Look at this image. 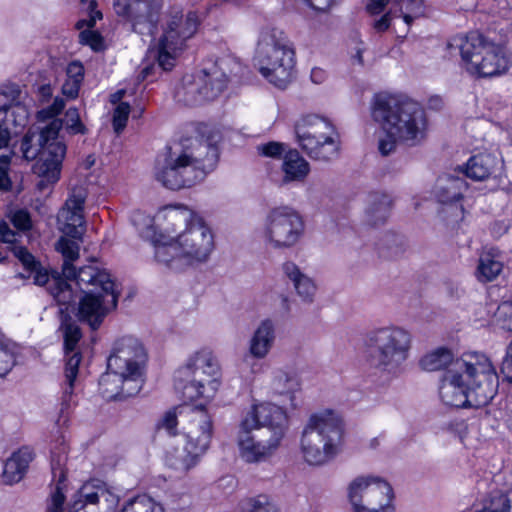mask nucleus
<instances>
[{
	"instance_id": "nucleus-36",
	"label": "nucleus",
	"mask_w": 512,
	"mask_h": 512,
	"mask_svg": "<svg viewBox=\"0 0 512 512\" xmlns=\"http://www.w3.org/2000/svg\"><path fill=\"white\" fill-rule=\"evenodd\" d=\"M33 460V452L28 447L19 449L5 462L3 474L7 482L17 483L25 475L29 463Z\"/></svg>"
},
{
	"instance_id": "nucleus-64",
	"label": "nucleus",
	"mask_w": 512,
	"mask_h": 512,
	"mask_svg": "<svg viewBox=\"0 0 512 512\" xmlns=\"http://www.w3.org/2000/svg\"><path fill=\"white\" fill-rule=\"evenodd\" d=\"M7 258V255L0 250V263L3 262Z\"/></svg>"
},
{
	"instance_id": "nucleus-24",
	"label": "nucleus",
	"mask_w": 512,
	"mask_h": 512,
	"mask_svg": "<svg viewBox=\"0 0 512 512\" xmlns=\"http://www.w3.org/2000/svg\"><path fill=\"white\" fill-rule=\"evenodd\" d=\"M245 427L267 430L266 434L281 439L288 429V416L286 411L275 404L261 403L253 405L240 422Z\"/></svg>"
},
{
	"instance_id": "nucleus-31",
	"label": "nucleus",
	"mask_w": 512,
	"mask_h": 512,
	"mask_svg": "<svg viewBox=\"0 0 512 512\" xmlns=\"http://www.w3.org/2000/svg\"><path fill=\"white\" fill-rule=\"evenodd\" d=\"M276 340V326L271 319L262 320L249 340V353L256 359H264Z\"/></svg>"
},
{
	"instance_id": "nucleus-61",
	"label": "nucleus",
	"mask_w": 512,
	"mask_h": 512,
	"mask_svg": "<svg viewBox=\"0 0 512 512\" xmlns=\"http://www.w3.org/2000/svg\"><path fill=\"white\" fill-rule=\"evenodd\" d=\"M39 93L43 98H49L52 95V88L49 84L42 85L39 88Z\"/></svg>"
},
{
	"instance_id": "nucleus-40",
	"label": "nucleus",
	"mask_w": 512,
	"mask_h": 512,
	"mask_svg": "<svg viewBox=\"0 0 512 512\" xmlns=\"http://www.w3.org/2000/svg\"><path fill=\"white\" fill-rule=\"evenodd\" d=\"M56 249L62 254L64 258L62 265L63 276L67 280H73L76 282L78 271H76V268L72 265V262L79 257L78 244L73 240L61 237L56 244Z\"/></svg>"
},
{
	"instance_id": "nucleus-49",
	"label": "nucleus",
	"mask_w": 512,
	"mask_h": 512,
	"mask_svg": "<svg viewBox=\"0 0 512 512\" xmlns=\"http://www.w3.org/2000/svg\"><path fill=\"white\" fill-rule=\"evenodd\" d=\"M14 355L8 349L5 337L0 333V377H4L14 366Z\"/></svg>"
},
{
	"instance_id": "nucleus-19",
	"label": "nucleus",
	"mask_w": 512,
	"mask_h": 512,
	"mask_svg": "<svg viewBox=\"0 0 512 512\" xmlns=\"http://www.w3.org/2000/svg\"><path fill=\"white\" fill-rule=\"evenodd\" d=\"M14 256L22 263L26 274L19 273L20 278H31L39 286H46L49 294L60 306H68L75 302V294L71 284L59 275H49L46 269L41 267L39 261L23 246L14 247Z\"/></svg>"
},
{
	"instance_id": "nucleus-51",
	"label": "nucleus",
	"mask_w": 512,
	"mask_h": 512,
	"mask_svg": "<svg viewBox=\"0 0 512 512\" xmlns=\"http://www.w3.org/2000/svg\"><path fill=\"white\" fill-rule=\"evenodd\" d=\"M286 145L280 142L271 141L258 147V151L271 158H280L285 154Z\"/></svg>"
},
{
	"instance_id": "nucleus-39",
	"label": "nucleus",
	"mask_w": 512,
	"mask_h": 512,
	"mask_svg": "<svg viewBox=\"0 0 512 512\" xmlns=\"http://www.w3.org/2000/svg\"><path fill=\"white\" fill-rule=\"evenodd\" d=\"M241 69V65L237 59L231 56L219 58L209 70H203L204 74L209 76L211 83L222 82V91L226 88L228 78L232 74H236Z\"/></svg>"
},
{
	"instance_id": "nucleus-26",
	"label": "nucleus",
	"mask_w": 512,
	"mask_h": 512,
	"mask_svg": "<svg viewBox=\"0 0 512 512\" xmlns=\"http://www.w3.org/2000/svg\"><path fill=\"white\" fill-rule=\"evenodd\" d=\"M467 189L468 184L463 177L446 174L437 179L434 195L439 203L451 205L455 215L458 217L463 214V207L458 205V202L463 198V194Z\"/></svg>"
},
{
	"instance_id": "nucleus-47",
	"label": "nucleus",
	"mask_w": 512,
	"mask_h": 512,
	"mask_svg": "<svg viewBox=\"0 0 512 512\" xmlns=\"http://www.w3.org/2000/svg\"><path fill=\"white\" fill-rule=\"evenodd\" d=\"M495 321L497 325L506 331H512V302H502L496 312Z\"/></svg>"
},
{
	"instance_id": "nucleus-17",
	"label": "nucleus",
	"mask_w": 512,
	"mask_h": 512,
	"mask_svg": "<svg viewBox=\"0 0 512 512\" xmlns=\"http://www.w3.org/2000/svg\"><path fill=\"white\" fill-rule=\"evenodd\" d=\"M146 361L147 353L142 343L135 337L124 336L114 343L107 363L108 369L131 377L128 384L133 392L143 387Z\"/></svg>"
},
{
	"instance_id": "nucleus-42",
	"label": "nucleus",
	"mask_w": 512,
	"mask_h": 512,
	"mask_svg": "<svg viewBox=\"0 0 512 512\" xmlns=\"http://www.w3.org/2000/svg\"><path fill=\"white\" fill-rule=\"evenodd\" d=\"M502 269V262L494 259L489 253H486L479 258L476 276L481 282H490L501 273Z\"/></svg>"
},
{
	"instance_id": "nucleus-60",
	"label": "nucleus",
	"mask_w": 512,
	"mask_h": 512,
	"mask_svg": "<svg viewBox=\"0 0 512 512\" xmlns=\"http://www.w3.org/2000/svg\"><path fill=\"white\" fill-rule=\"evenodd\" d=\"M126 91L124 89H120L118 91H116L115 93H113L110 97V101L111 103L113 104H119L120 102H122V98L124 97Z\"/></svg>"
},
{
	"instance_id": "nucleus-57",
	"label": "nucleus",
	"mask_w": 512,
	"mask_h": 512,
	"mask_svg": "<svg viewBox=\"0 0 512 512\" xmlns=\"http://www.w3.org/2000/svg\"><path fill=\"white\" fill-rule=\"evenodd\" d=\"M389 0H368L366 10L371 15H378L383 12Z\"/></svg>"
},
{
	"instance_id": "nucleus-2",
	"label": "nucleus",
	"mask_w": 512,
	"mask_h": 512,
	"mask_svg": "<svg viewBox=\"0 0 512 512\" xmlns=\"http://www.w3.org/2000/svg\"><path fill=\"white\" fill-rule=\"evenodd\" d=\"M172 224L170 241L155 244L157 262L173 270H182L208 260L214 249V237L203 218L188 208L168 214Z\"/></svg>"
},
{
	"instance_id": "nucleus-30",
	"label": "nucleus",
	"mask_w": 512,
	"mask_h": 512,
	"mask_svg": "<svg viewBox=\"0 0 512 512\" xmlns=\"http://www.w3.org/2000/svg\"><path fill=\"white\" fill-rule=\"evenodd\" d=\"M28 121V112L24 106L0 108V149L9 145L11 135L23 128Z\"/></svg>"
},
{
	"instance_id": "nucleus-35",
	"label": "nucleus",
	"mask_w": 512,
	"mask_h": 512,
	"mask_svg": "<svg viewBox=\"0 0 512 512\" xmlns=\"http://www.w3.org/2000/svg\"><path fill=\"white\" fill-rule=\"evenodd\" d=\"M97 2L95 0H91L88 2V11H89V18L88 19H81L77 21L76 23V29L81 30L84 27H87L88 29L82 30L79 33V39L80 43L84 45L90 46L94 51H98L102 48L103 44V38L102 36L97 32L91 30L96 24V21L98 19L102 18L101 11L96 9Z\"/></svg>"
},
{
	"instance_id": "nucleus-55",
	"label": "nucleus",
	"mask_w": 512,
	"mask_h": 512,
	"mask_svg": "<svg viewBox=\"0 0 512 512\" xmlns=\"http://www.w3.org/2000/svg\"><path fill=\"white\" fill-rule=\"evenodd\" d=\"M396 15L393 13L392 9H390L388 12H386L384 15H382L379 19L374 20L372 23L373 29L378 32L382 33L389 29L391 25V21L393 17Z\"/></svg>"
},
{
	"instance_id": "nucleus-46",
	"label": "nucleus",
	"mask_w": 512,
	"mask_h": 512,
	"mask_svg": "<svg viewBox=\"0 0 512 512\" xmlns=\"http://www.w3.org/2000/svg\"><path fill=\"white\" fill-rule=\"evenodd\" d=\"M180 406L168 410L157 423L158 429H164L170 436L177 434V425L180 419Z\"/></svg>"
},
{
	"instance_id": "nucleus-38",
	"label": "nucleus",
	"mask_w": 512,
	"mask_h": 512,
	"mask_svg": "<svg viewBox=\"0 0 512 512\" xmlns=\"http://www.w3.org/2000/svg\"><path fill=\"white\" fill-rule=\"evenodd\" d=\"M459 359L454 358L451 350L440 347L422 357L420 366L430 372L439 370H445L446 372L452 370Z\"/></svg>"
},
{
	"instance_id": "nucleus-59",
	"label": "nucleus",
	"mask_w": 512,
	"mask_h": 512,
	"mask_svg": "<svg viewBox=\"0 0 512 512\" xmlns=\"http://www.w3.org/2000/svg\"><path fill=\"white\" fill-rule=\"evenodd\" d=\"M325 73L320 68H314L311 71V80L316 84H320L324 81Z\"/></svg>"
},
{
	"instance_id": "nucleus-41",
	"label": "nucleus",
	"mask_w": 512,
	"mask_h": 512,
	"mask_svg": "<svg viewBox=\"0 0 512 512\" xmlns=\"http://www.w3.org/2000/svg\"><path fill=\"white\" fill-rule=\"evenodd\" d=\"M271 387L276 394L288 395L292 402L294 393L299 389V380L294 373L278 369L273 372Z\"/></svg>"
},
{
	"instance_id": "nucleus-8",
	"label": "nucleus",
	"mask_w": 512,
	"mask_h": 512,
	"mask_svg": "<svg viewBox=\"0 0 512 512\" xmlns=\"http://www.w3.org/2000/svg\"><path fill=\"white\" fill-rule=\"evenodd\" d=\"M411 333L400 326L388 325L368 331L363 341L364 360L371 368L396 375L409 358Z\"/></svg>"
},
{
	"instance_id": "nucleus-9",
	"label": "nucleus",
	"mask_w": 512,
	"mask_h": 512,
	"mask_svg": "<svg viewBox=\"0 0 512 512\" xmlns=\"http://www.w3.org/2000/svg\"><path fill=\"white\" fill-rule=\"evenodd\" d=\"M341 417L331 409L313 413L301 437V451L309 465H323L339 452L343 437Z\"/></svg>"
},
{
	"instance_id": "nucleus-34",
	"label": "nucleus",
	"mask_w": 512,
	"mask_h": 512,
	"mask_svg": "<svg viewBox=\"0 0 512 512\" xmlns=\"http://www.w3.org/2000/svg\"><path fill=\"white\" fill-rule=\"evenodd\" d=\"M502 166L501 161L490 153L471 156L466 163L465 176L475 181H483L496 173Z\"/></svg>"
},
{
	"instance_id": "nucleus-56",
	"label": "nucleus",
	"mask_w": 512,
	"mask_h": 512,
	"mask_svg": "<svg viewBox=\"0 0 512 512\" xmlns=\"http://www.w3.org/2000/svg\"><path fill=\"white\" fill-rule=\"evenodd\" d=\"M501 371L506 380L512 382V341L507 348V354L503 360Z\"/></svg>"
},
{
	"instance_id": "nucleus-37",
	"label": "nucleus",
	"mask_w": 512,
	"mask_h": 512,
	"mask_svg": "<svg viewBox=\"0 0 512 512\" xmlns=\"http://www.w3.org/2000/svg\"><path fill=\"white\" fill-rule=\"evenodd\" d=\"M391 206L392 200L388 195L382 193L370 194L365 211L367 223L372 226L384 224L390 215Z\"/></svg>"
},
{
	"instance_id": "nucleus-13",
	"label": "nucleus",
	"mask_w": 512,
	"mask_h": 512,
	"mask_svg": "<svg viewBox=\"0 0 512 512\" xmlns=\"http://www.w3.org/2000/svg\"><path fill=\"white\" fill-rule=\"evenodd\" d=\"M301 149L313 160L329 162L340 154V135L334 125L318 115H306L295 125Z\"/></svg>"
},
{
	"instance_id": "nucleus-7",
	"label": "nucleus",
	"mask_w": 512,
	"mask_h": 512,
	"mask_svg": "<svg viewBox=\"0 0 512 512\" xmlns=\"http://www.w3.org/2000/svg\"><path fill=\"white\" fill-rule=\"evenodd\" d=\"M75 284L83 293L78 305V319L96 330L117 306L119 292L114 280L106 269L87 265L78 270Z\"/></svg>"
},
{
	"instance_id": "nucleus-58",
	"label": "nucleus",
	"mask_w": 512,
	"mask_h": 512,
	"mask_svg": "<svg viewBox=\"0 0 512 512\" xmlns=\"http://www.w3.org/2000/svg\"><path fill=\"white\" fill-rule=\"evenodd\" d=\"M80 86V83H76L72 80L66 79L64 84L62 85V92L64 95L70 98H75L79 93Z\"/></svg>"
},
{
	"instance_id": "nucleus-48",
	"label": "nucleus",
	"mask_w": 512,
	"mask_h": 512,
	"mask_svg": "<svg viewBox=\"0 0 512 512\" xmlns=\"http://www.w3.org/2000/svg\"><path fill=\"white\" fill-rule=\"evenodd\" d=\"M130 114V105L127 102H120L113 112V129L116 134H120L126 127Z\"/></svg>"
},
{
	"instance_id": "nucleus-18",
	"label": "nucleus",
	"mask_w": 512,
	"mask_h": 512,
	"mask_svg": "<svg viewBox=\"0 0 512 512\" xmlns=\"http://www.w3.org/2000/svg\"><path fill=\"white\" fill-rule=\"evenodd\" d=\"M66 310L67 307L59 309L61 317L60 330L63 331L64 350L67 357L64 367V382L62 384L60 403V413L62 415L74 404V389L78 381L79 365L82 360L81 353L75 351L82 337V333L80 327L72 320Z\"/></svg>"
},
{
	"instance_id": "nucleus-21",
	"label": "nucleus",
	"mask_w": 512,
	"mask_h": 512,
	"mask_svg": "<svg viewBox=\"0 0 512 512\" xmlns=\"http://www.w3.org/2000/svg\"><path fill=\"white\" fill-rule=\"evenodd\" d=\"M267 430L239 425L237 443L239 454L246 463H262L270 460L279 449L283 439L266 434Z\"/></svg>"
},
{
	"instance_id": "nucleus-14",
	"label": "nucleus",
	"mask_w": 512,
	"mask_h": 512,
	"mask_svg": "<svg viewBox=\"0 0 512 512\" xmlns=\"http://www.w3.org/2000/svg\"><path fill=\"white\" fill-rule=\"evenodd\" d=\"M460 54L467 72L482 78L499 76L510 64L503 48L478 32L461 40Z\"/></svg>"
},
{
	"instance_id": "nucleus-16",
	"label": "nucleus",
	"mask_w": 512,
	"mask_h": 512,
	"mask_svg": "<svg viewBox=\"0 0 512 512\" xmlns=\"http://www.w3.org/2000/svg\"><path fill=\"white\" fill-rule=\"evenodd\" d=\"M347 497L353 512H394L392 487L377 477H356L347 487Z\"/></svg>"
},
{
	"instance_id": "nucleus-12",
	"label": "nucleus",
	"mask_w": 512,
	"mask_h": 512,
	"mask_svg": "<svg viewBox=\"0 0 512 512\" xmlns=\"http://www.w3.org/2000/svg\"><path fill=\"white\" fill-rule=\"evenodd\" d=\"M198 23V17L194 12H189L185 16L181 11L171 13L154 52L157 65L149 64L143 67L137 80L140 82L148 79L156 67L170 71L175 66L176 58L184 49L186 41L196 33Z\"/></svg>"
},
{
	"instance_id": "nucleus-27",
	"label": "nucleus",
	"mask_w": 512,
	"mask_h": 512,
	"mask_svg": "<svg viewBox=\"0 0 512 512\" xmlns=\"http://www.w3.org/2000/svg\"><path fill=\"white\" fill-rule=\"evenodd\" d=\"M282 272L292 284L301 302L305 304L313 303L317 292V286L313 278L304 273L293 261H285L282 264Z\"/></svg>"
},
{
	"instance_id": "nucleus-62",
	"label": "nucleus",
	"mask_w": 512,
	"mask_h": 512,
	"mask_svg": "<svg viewBox=\"0 0 512 512\" xmlns=\"http://www.w3.org/2000/svg\"><path fill=\"white\" fill-rule=\"evenodd\" d=\"M354 58L358 61L359 64H363L362 52L358 50L354 56Z\"/></svg>"
},
{
	"instance_id": "nucleus-1",
	"label": "nucleus",
	"mask_w": 512,
	"mask_h": 512,
	"mask_svg": "<svg viewBox=\"0 0 512 512\" xmlns=\"http://www.w3.org/2000/svg\"><path fill=\"white\" fill-rule=\"evenodd\" d=\"M498 386V375L490 359L482 353L468 352L443 374L439 395L448 406L478 409L491 402Z\"/></svg>"
},
{
	"instance_id": "nucleus-32",
	"label": "nucleus",
	"mask_w": 512,
	"mask_h": 512,
	"mask_svg": "<svg viewBox=\"0 0 512 512\" xmlns=\"http://www.w3.org/2000/svg\"><path fill=\"white\" fill-rule=\"evenodd\" d=\"M67 462V455L64 451L52 453L51 457V473L53 481H56L54 491L51 493L50 502L47 507V512H64L63 505L65 502V495L62 492V484L66 479L65 465Z\"/></svg>"
},
{
	"instance_id": "nucleus-50",
	"label": "nucleus",
	"mask_w": 512,
	"mask_h": 512,
	"mask_svg": "<svg viewBox=\"0 0 512 512\" xmlns=\"http://www.w3.org/2000/svg\"><path fill=\"white\" fill-rule=\"evenodd\" d=\"M11 155H0V191H9L12 181L9 176Z\"/></svg>"
},
{
	"instance_id": "nucleus-53",
	"label": "nucleus",
	"mask_w": 512,
	"mask_h": 512,
	"mask_svg": "<svg viewBox=\"0 0 512 512\" xmlns=\"http://www.w3.org/2000/svg\"><path fill=\"white\" fill-rule=\"evenodd\" d=\"M397 142H400V138H396L390 135V133L385 132V136L379 139L378 148L380 153L383 156L389 155L395 150Z\"/></svg>"
},
{
	"instance_id": "nucleus-45",
	"label": "nucleus",
	"mask_w": 512,
	"mask_h": 512,
	"mask_svg": "<svg viewBox=\"0 0 512 512\" xmlns=\"http://www.w3.org/2000/svg\"><path fill=\"white\" fill-rule=\"evenodd\" d=\"M238 512H276V508L266 496H258L241 502Z\"/></svg>"
},
{
	"instance_id": "nucleus-3",
	"label": "nucleus",
	"mask_w": 512,
	"mask_h": 512,
	"mask_svg": "<svg viewBox=\"0 0 512 512\" xmlns=\"http://www.w3.org/2000/svg\"><path fill=\"white\" fill-rule=\"evenodd\" d=\"M63 126L71 135H84L88 132L78 109L70 107L64 119H53L40 131L30 129L22 139L21 151L26 160H34L40 156V163L36 168L42 177L38 184L40 187L45 181L54 184L60 179L62 162L66 155V144L59 139Z\"/></svg>"
},
{
	"instance_id": "nucleus-25",
	"label": "nucleus",
	"mask_w": 512,
	"mask_h": 512,
	"mask_svg": "<svg viewBox=\"0 0 512 512\" xmlns=\"http://www.w3.org/2000/svg\"><path fill=\"white\" fill-rule=\"evenodd\" d=\"M222 85L221 81L211 83L203 71L197 76L185 75L175 90V98L185 105H198L217 98L222 93Z\"/></svg>"
},
{
	"instance_id": "nucleus-10",
	"label": "nucleus",
	"mask_w": 512,
	"mask_h": 512,
	"mask_svg": "<svg viewBox=\"0 0 512 512\" xmlns=\"http://www.w3.org/2000/svg\"><path fill=\"white\" fill-rule=\"evenodd\" d=\"M261 75L274 86L284 89L295 73V52L282 31L272 29L261 34L255 55Z\"/></svg>"
},
{
	"instance_id": "nucleus-43",
	"label": "nucleus",
	"mask_w": 512,
	"mask_h": 512,
	"mask_svg": "<svg viewBox=\"0 0 512 512\" xmlns=\"http://www.w3.org/2000/svg\"><path fill=\"white\" fill-rule=\"evenodd\" d=\"M394 4L399 7L400 16L408 26L425 14L424 0H394Z\"/></svg>"
},
{
	"instance_id": "nucleus-11",
	"label": "nucleus",
	"mask_w": 512,
	"mask_h": 512,
	"mask_svg": "<svg viewBox=\"0 0 512 512\" xmlns=\"http://www.w3.org/2000/svg\"><path fill=\"white\" fill-rule=\"evenodd\" d=\"M220 365L213 352L201 349L192 354L174 376L175 388L185 400L212 398L219 388Z\"/></svg>"
},
{
	"instance_id": "nucleus-28",
	"label": "nucleus",
	"mask_w": 512,
	"mask_h": 512,
	"mask_svg": "<svg viewBox=\"0 0 512 512\" xmlns=\"http://www.w3.org/2000/svg\"><path fill=\"white\" fill-rule=\"evenodd\" d=\"M131 379L125 373H116L108 369L99 379V391L106 400H123L137 395L140 391H131L128 381Z\"/></svg>"
},
{
	"instance_id": "nucleus-44",
	"label": "nucleus",
	"mask_w": 512,
	"mask_h": 512,
	"mask_svg": "<svg viewBox=\"0 0 512 512\" xmlns=\"http://www.w3.org/2000/svg\"><path fill=\"white\" fill-rule=\"evenodd\" d=\"M121 512H165L161 504L152 498L141 495L129 500L121 509Z\"/></svg>"
},
{
	"instance_id": "nucleus-29",
	"label": "nucleus",
	"mask_w": 512,
	"mask_h": 512,
	"mask_svg": "<svg viewBox=\"0 0 512 512\" xmlns=\"http://www.w3.org/2000/svg\"><path fill=\"white\" fill-rule=\"evenodd\" d=\"M9 218L17 231L12 230L7 222H0V241L8 244L7 248L14 254V247L22 246L21 238L32 228V220L23 209L12 212Z\"/></svg>"
},
{
	"instance_id": "nucleus-22",
	"label": "nucleus",
	"mask_w": 512,
	"mask_h": 512,
	"mask_svg": "<svg viewBox=\"0 0 512 512\" xmlns=\"http://www.w3.org/2000/svg\"><path fill=\"white\" fill-rule=\"evenodd\" d=\"M87 195L88 190L85 181L72 180L68 197L58 214L61 231L73 239H80L84 233L83 212Z\"/></svg>"
},
{
	"instance_id": "nucleus-52",
	"label": "nucleus",
	"mask_w": 512,
	"mask_h": 512,
	"mask_svg": "<svg viewBox=\"0 0 512 512\" xmlns=\"http://www.w3.org/2000/svg\"><path fill=\"white\" fill-rule=\"evenodd\" d=\"M65 107V101L62 98H56L53 103L38 112L39 120H47V119H55L54 117L58 115Z\"/></svg>"
},
{
	"instance_id": "nucleus-23",
	"label": "nucleus",
	"mask_w": 512,
	"mask_h": 512,
	"mask_svg": "<svg viewBox=\"0 0 512 512\" xmlns=\"http://www.w3.org/2000/svg\"><path fill=\"white\" fill-rule=\"evenodd\" d=\"M119 497L101 480L86 482L64 512H115Z\"/></svg>"
},
{
	"instance_id": "nucleus-15",
	"label": "nucleus",
	"mask_w": 512,
	"mask_h": 512,
	"mask_svg": "<svg viewBox=\"0 0 512 512\" xmlns=\"http://www.w3.org/2000/svg\"><path fill=\"white\" fill-rule=\"evenodd\" d=\"M304 232L305 223L300 213L292 207L280 206L267 214L261 237L266 246L286 250L296 246Z\"/></svg>"
},
{
	"instance_id": "nucleus-54",
	"label": "nucleus",
	"mask_w": 512,
	"mask_h": 512,
	"mask_svg": "<svg viewBox=\"0 0 512 512\" xmlns=\"http://www.w3.org/2000/svg\"><path fill=\"white\" fill-rule=\"evenodd\" d=\"M67 79L72 80L76 83H82L84 79V67L78 61L71 62L66 69Z\"/></svg>"
},
{
	"instance_id": "nucleus-5",
	"label": "nucleus",
	"mask_w": 512,
	"mask_h": 512,
	"mask_svg": "<svg viewBox=\"0 0 512 512\" xmlns=\"http://www.w3.org/2000/svg\"><path fill=\"white\" fill-rule=\"evenodd\" d=\"M372 117L382 124L384 132L409 146L418 145L426 138L428 120L425 110L410 98L378 94L374 97Z\"/></svg>"
},
{
	"instance_id": "nucleus-33",
	"label": "nucleus",
	"mask_w": 512,
	"mask_h": 512,
	"mask_svg": "<svg viewBox=\"0 0 512 512\" xmlns=\"http://www.w3.org/2000/svg\"><path fill=\"white\" fill-rule=\"evenodd\" d=\"M281 171L283 173L281 185L303 182L310 172V164L296 149H289L284 154Z\"/></svg>"
},
{
	"instance_id": "nucleus-63",
	"label": "nucleus",
	"mask_w": 512,
	"mask_h": 512,
	"mask_svg": "<svg viewBox=\"0 0 512 512\" xmlns=\"http://www.w3.org/2000/svg\"><path fill=\"white\" fill-rule=\"evenodd\" d=\"M94 158L92 156H89L87 159V168H89L91 165L94 164Z\"/></svg>"
},
{
	"instance_id": "nucleus-4",
	"label": "nucleus",
	"mask_w": 512,
	"mask_h": 512,
	"mask_svg": "<svg viewBox=\"0 0 512 512\" xmlns=\"http://www.w3.org/2000/svg\"><path fill=\"white\" fill-rule=\"evenodd\" d=\"M217 158L215 146L197 139L187 140L169 148L163 162H157L155 178L171 190L190 188L204 180Z\"/></svg>"
},
{
	"instance_id": "nucleus-6",
	"label": "nucleus",
	"mask_w": 512,
	"mask_h": 512,
	"mask_svg": "<svg viewBox=\"0 0 512 512\" xmlns=\"http://www.w3.org/2000/svg\"><path fill=\"white\" fill-rule=\"evenodd\" d=\"M185 444L166 453V465L180 473L194 468L208 451L213 437V419L204 406L181 405Z\"/></svg>"
},
{
	"instance_id": "nucleus-20",
	"label": "nucleus",
	"mask_w": 512,
	"mask_h": 512,
	"mask_svg": "<svg viewBox=\"0 0 512 512\" xmlns=\"http://www.w3.org/2000/svg\"><path fill=\"white\" fill-rule=\"evenodd\" d=\"M162 0H114L115 13L125 18L140 35H153L157 29Z\"/></svg>"
}]
</instances>
